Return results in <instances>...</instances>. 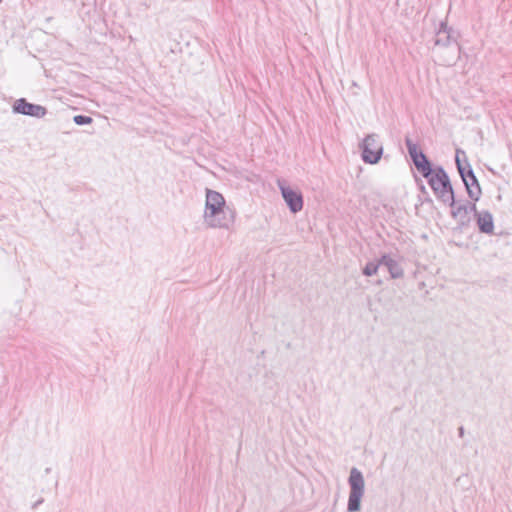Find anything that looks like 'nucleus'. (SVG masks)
Returning a JSON list of instances; mask_svg holds the SVG:
<instances>
[{"mask_svg":"<svg viewBox=\"0 0 512 512\" xmlns=\"http://www.w3.org/2000/svg\"><path fill=\"white\" fill-rule=\"evenodd\" d=\"M455 162L471 201L462 202L455 200L454 205H449L452 209L451 213L453 217L458 218L462 222L469 221L470 214L473 213L475 222L480 229V213L476 208V202L480 198V185L478 183V179L474 174L472 167L467 162L464 151L460 149L456 150Z\"/></svg>","mask_w":512,"mask_h":512,"instance_id":"obj_1","label":"nucleus"},{"mask_svg":"<svg viewBox=\"0 0 512 512\" xmlns=\"http://www.w3.org/2000/svg\"><path fill=\"white\" fill-rule=\"evenodd\" d=\"M427 179L436 197L448 205L455 204L454 191L448 174L443 167L438 166L429 175L423 176Z\"/></svg>","mask_w":512,"mask_h":512,"instance_id":"obj_2","label":"nucleus"},{"mask_svg":"<svg viewBox=\"0 0 512 512\" xmlns=\"http://www.w3.org/2000/svg\"><path fill=\"white\" fill-rule=\"evenodd\" d=\"M434 45L448 51V57L443 60L444 65L450 66L458 59L460 46L456 41L455 32L444 21L440 22L439 28L436 30Z\"/></svg>","mask_w":512,"mask_h":512,"instance_id":"obj_3","label":"nucleus"},{"mask_svg":"<svg viewBox=\"0 0 512 512\" xmlns=\"http://www.w3.org/2000/svg\"><path fill=\"white\" fill-rule=\"evenodd\" d=\"M349 497L347 503L348 512H358L361 508V499L365 492V481L360 470L353 467L348 478Z\"/></svg>","mask_w":512,"mask_h":512,"instance_id":"obj_4","label":"nucleus"},{"mask_svg":"<svg viewBox=\"0 0 512 512\" xmlns=\"http://www.w3.org/2000/svg\"><path fill=\"white\" fill-rule=\"evenodd\" d=\"M359 147L362 160L367 164H377L383 155V144L375 133L368 134Z\"/></svg>","mask_w":512,"mask_h":512,"instance_id":"obj_5","label":"nucleus"},{"mask_svg":"<svg viewBox=\"0 0 512 512\" xmlns=\"http://www.w3.org/2000/svg\"><path fill=\"white\" fill-rule=\"evenodd\" d=\"M405 144L409 153V156L419 173L422 176L429 175L433 172V167L427 156L418 148V145L414 143L410 138L405 139Z\"/></svg>","mask_w":512,"mask_h":512,"instance_id":"obj_6","label":"nucleus"},{"mask_svg":"<svg viewBox=\"0 0 512 512\" xmlns=\"http://www.w3.org/2000/svg\"><path fill=\"white\" fill-rule=\"evenodd\" d=\"M281 195L291 213H298L303 209V196L300 191L294 190L284 180H278Z\"/></svg>","mask_w":512,"mask_h":512,"instance_id":"obj_7","label":"nucleus"},{"mask_svg":"<svg viewBox=\"0 0 512 512\" xmlns=\"http://www.w3.org/2000/svg\"><path fill=\"white\" fill-rule=\"evenodd\" d=\"M236 212L229 206L219 211L218 215L206 218L204 222L210 228L230 229L235 222Z\"/></svg>","mask_w":512,"mask_h":512,"instance_id":"obj_8","label":"nucleus"},{"mask_svg":"<svg viewBox=\"0 0 512 512\" xmlns=\"http://www.w3.org/2000/svg\"><path fill=\"white\" fill-rule=\"evenodd\" d=\"M227 207L223 195L217 191L207 189L206 190V202L205 211L203 218H211L219 214V211Z\"/></svg>","mask_w":512,"mask_h":512,"instance_id":"obj_9","label":"nucleus"},{"mask_svg":"<svg viewBox=\"0 0 512 512\" xmlns=\"http://www.w3.org/2000/svg\"><path fill=\"white\" fill-rule=\"evenodd\" d=\"M12 110L16 114H22L35 118H43L47 114L46 107L28 102L25 98L17 99Z\"/></svg>","mask_w":512,"mask_h":512,"instance_id":"obj_10","label":"nucleus"},{"mask_svg":"<svg viewBox=\"0 0 512 512\" xmlns=\"http://www.w3.org/2000/svg\"><path fill=\"white\" fill-rule=\"evenodd\" d=\"M379 263H382V265H384L387 268L392 279H399L403 277V268L401 267L398 261L391 257V255L383 254L379 258Z\"/></svg>","mask_w":512,"mask_h":512,"instance_id":"obj_11","label":"nucleus"},{"mask_svg":"<svg viewBox=\"0 0 512 512\" xmlns=\"http://www.w3.org/2000/svg\"><path fill=\"white\" fill-rule=\"evenodd\" d=\"M493 216L489 211H482L481 231L486 234H493Z\"/></svg>","mask_w":512,"mask_h":512,"instance_id":"obj_12","label":"nucleus"},{"mask_svg":"<svg viewBox=\"0 0 512 512\" xmlns=\"http://www.w3.org/2000/svg\"><path fill=\"white\" fill-rule=\"evenodd\" d=\"M380 265H382V263H379V259L377 261L368 262L362 270L363 275L368 277L375 275Z\"/></svg>","mask_w":512,"mask_h":512,"instance_id":"obj_13","label":"nucleus"},{"mask_svg":"<svg viewBox=\"0 0 512 512\" xmlns=\"http://www.w3.org/2000/svg\"><path fill=\"white\" fill-rule=\"evenodd\" d=\"M73 121L77 125H87V124H91L93 122V119L90 116H86V115H76V116H74Z\"/></svg>","mask_w":512,"mask_h":512,"instance_id":"obj_14","label":"nucleus"},{"mask_svg":"<svg viewBox=\"0 0 512 512\" xmlns=\"http://www.w3.org/2000/svg\"><path fill=\"white\" fill-rule=\"evenodd\" d=\"M44 499L43 498H40L39 500H37L33 505H32V509H36L39 505H41L43 503Z\"/></svg>","mask_w":512,"mask_h":512,"instance_id":"obj_15","label":"nucleus"},{"mask_svg":"<svg viewBox=\"0 0 512 512\" xmlns=\"http://www.w3.org/2000/svg\"><path fill=\"white\" fill-rule=\"evenodd\" d=\"M458 432H459V436L463 437V435H464V428L462 426L459 427Z\"/></svg>","mask_w":512,"mask_h":512,"instance_id":"obj_16","label":"nucleus"},{"mask_svg":"<svg viewBox=\"0 0 512 512\" xmlns=\"http://www.w3.org/2000/svg\"><path fill=\"white\" fill-rule=\"evenodd\" d=\"M421 191L426 192V189L423 185H421Z\"/></svg>","mask_w":512,"mask_h":512,"instance_id":"obj_17","label":"nucleus"},{"mask_svg":"<svg viewBox=\"0 0 512 512\" xmlns=\"http://www.w3.org/2000/svg\"><path fill=\"white\" fill-rule=\"evenodd\" d=\"M0 2H2V0H0Z\"/></svg>","mask_w":512,"mask_h":512,"instance_id":"obj_18","label":"nucleus"}]
</instances>
